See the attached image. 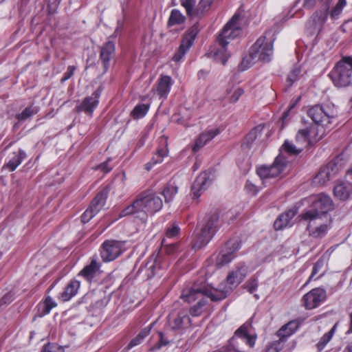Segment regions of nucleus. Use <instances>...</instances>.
<instances>
[{
    "mask_svg": "<svg viewBox=\"0 0 352 352\" xmlns=\"http://www.w3.org/2000/svg\"><path fill=\"white\" fill-rule=\"evenodd\" d=\"M163 206L161 197L151 190L141 192L136 199L122 210L118 218L133 215L136 218L144 219L148 214L153 215L160 211Z\"/></svg>",
    "mask_w": 352,
    "mask_h": 352,
    "instance_id": "f257e3e1",
    "label": "nucleus"
},
{
    "mask_svg": "<svg viewBox=\"0 0 352 352\" xmlns=\"http://www.w3.org/2000/svg\"><path fill=\"white\" fill-rule=\"evenodd\" d=\"M228 294V290H209L195 283L182 290L181 298L188 303L199 299L197 303L190 309V314L192 316H199L202 313L204 307L207 304V297H210L212 301H218L226 298Z\"/></svg>",
    "mask_w": 352,
    "mask_h": 352,
    "instance_id": "f03ea898",
    "label": "nucleus"
},
{
    "mask_svg": "<svg viewBox=\"0 0 352 352\" xmlns=\"http://www.w3.org/2000/svg\"><path fill=\"white\" fill-rule=\"evenodd\" d=\"M275 38V31L272 30L265 32L263 36L258 38L250 48L249 57L243 59L240 65L241 69L245 70L249 67L248 59L252 62H269L273 55V43Z\"/></svg>",
    "mask_w": 352,
    "mask_h": 352,
    "instance_id": "7ed1b4c3",
    "label": "nucleus"
},
{
    "mask_svg": "<svg viewBox=\"0 0 352 352\" xmlns=\"http://www.w3.org/2000/svg\"><path fill=\"white\" fill-rule=\"evenodd\" d=\"M240 15L234 14L232 19L226 24L218 37L219 44L221 49L214 54L217 61L225 65L230 54L226 51V46L230 41L239 36L241 33V27L239 23Z\"/></svg>",
    "mask_w": 352,
    "mask_h": 352,
    "instance_id": "20e7f679",
    "label": "nucleus"
},
{
    "mask_svg": "<svg viewBox=\"0 0 352 352\" xmlns=\"http://www.w3.org/2000/svg\"><path fill=\"white\" fill-rule=\"evenodd\" d=\"M334 205L331 198L327 195H317L312 201L309 208L304 210L301 219L312 222L327 217V214L333 209Z\"/></svg>",
    "mask_w": 352,
    "mask_h": 352,
    "instance_id": "39448f33",
    "label": "nucleus"
},
{
    "mask_svg": "<svg viewBox=\"0 0 352 352\" xmlns=\"http://www.w3.org/2000/svg\"><path fill=\"white\" fill-rule=\"evenodd\" d=\"M333 84L338 87L352 85V58L343 57L329 74Z\"/></svg>",
    "mask_w": 352,
    "mask_h": 352,
    "instance_id": "423d86ee",
    "label": "nucleus"
},
{
    "mask_svg": "<svg viewBox=\"0 0 352 352\" xmlns=\"http://www.w3.org/2000/svg\"><path fill=\"white\" fill-rule=\"evenodd\" d=\"M218 221L219 215L215 212L205 217L201 232L196 238L193 248L199 249L210 241L217 229Z\"/></svg>",
    "mask_w": 352,
    "mask_h": 352,
    "instance_id": "0eeeda50",
    "label": "nucleus"
},
{
    "mask_svg": "<svg viewBox=\"0 0 352 352\" xmlns=\"http://www.w3.org/2000/svg\"><path fill=\"white\" fill-rule=\"evenodd\" d=\"M287 161L279 154L270 166L263 165L257 168L256 173L262 180L279 176L287 166Z\"/></svg>",
    "mask_w": 352,
    "mask_h": 352,
    "instance_id": "6e6552de",
    "label": "nucleus"
},
{
    "mask_svg": "<svg viewBox=\"0 0 352 352\" xmlns=\"http://www.w3.org/2000/svg\"><path fill=\"white\" fill-rule=\"evenodd\" d=\"M308 116L318 125L327 126L333 118V111L327 106L315 105L309 109Z\"/></svg>",
    "mask_w": 352,
    "mask_h": 352,
    "instance_id": "1a4fd4ad",
    "label": "nucleus"
},
{
    "mask_svg": "<svg viewBox=\"0 0 352 352\" xmlns=\"http://www.w3.org/2000/svg\"><path fill=\"white\" fill-rule=\"evenodd\" d=\"M108 196V190L103 189L92 200L89 207L81 216V221L85 223L89 221L104 206Z\"/></svg>",
    "mask_w": 352,
    "mask_h": 352,
    "instance_id": "9d476101",
    "label": "nucleus"
},
{
    "mask_svg": "<svg viewBox=\"0 0 352 352\" xmlns=\"http://www.w3.org/2000/svg\"><path fill=\"white\" fill-rule=\"evenodd\" d=\"M123 243L116 240H107L102 245L101 258L104 262H109L118 258L123 252Z\"/></svg>",
    "mask_w": 352,
    "mask_h": 352,
    "instance_id": "9b49d317",
    "label": "nucleus"
},
{
    "mask_svg": "<svg viewBox=\"0 0 352 352\" xmlns=\"http://www.w3.org/2000/svg\"><path fill=\"white\" fill-rule=\"evenodd\" d=\"M338 161V157H336L322 168L314 178V183L316 185H324L327 182L333 178L339 171Z\"/></svg>",
    "mask_w": 352,
    "mask_h": 352,
    "instance_id": "f8f14e48",
    "label": "nucleus"
},
{
    "mask_svg": "<svg viewBox=\"0 0 352 352\" xmlns=\"http://www.w3.org/2000/svg\"><path fill=\"white\" fill-rule=\"evenodd\" d=\"M326 298L324 289L318 287L311 289L304 295L302 302L307 309H312L318 307Z\"/></svg>",
    "mask_w": 352,
    "mask_h": 352,
    "instance_id": "ddd939ff",
    "label": "nucleus"
},
{
    "mask_svg": "<svg viewBox=\"0 0 352 352\" xmlns=\"http://www.w3.org/2000/svg\"><path fill=\"white\" fill-rule=\"evenodd\" d=\"M100 91L99 89L96 90L90 96L84 98L80 104L76 107L78 112H85L89 116L91 117L94 111L99 103Z\"/></svg>",
    "mask_w": 352,
    "mask_h": 352,
    "instance_id": "4468645a",
    "label": "nucleus"
},
{
    "mask_svg": "<svg viewBox=\"0 0 352 352\" xmlns=\"http://www.w3.org/2000/svg\"><path fill=\"white\" fill-rule=\"evenodd\" d=\"M212 184V179L208 173H201L195 179L191 188L192 199H198Z\"/></svg>",
    "mask_w": 352,
    "mask_h": 352,
    "instance_id": "2eb2a0df",
    "label": "nucleus"
},
{
    "mask_svg": "<svg viewBox=\"0 0 352 352\" xmlns=\"http://www.w3.org/2000/svg\"><path fill=\"white\" fill-rule=\"evenodd\" d=\"M248 273V267L245 265L241 264L236 267V268L232 271L227 276V284L229 285V289H223V291H230L232 289V286L236 287L240 284L245 278Z\"/></svg>",
    "mask_w": 352,
    "mask_h": 352,
    "instance_id": "dca6fc26",
    "label": "nucleus"
},
{
    "mask_svg": "<svg viewBox=\"0 0 352 352\" xmlns=\"http://www.w3.org/2000/svg\"><path fill=\"white\" fill-rule=\"evenodd\" d=\"M116 52L115 44L111 41L105 42L100 48V60L102 63L104 72H106L109 66L110 61L114 58Z\"/></svg>",
    "mask_w": 352,
    "mask_h": 352,
    "instance_id": "f3484780",
    "label": "nucleus"
},
{
    "mask_svg": "<svg viewBox=\"0 0 352 352\" xmlns=\"http://www.w3.org/2000/svg\"><path fill=\"white\" fill-rule=\"evenodd\" d=\"M170 326L173 329H187L190 326L191 320L187 310L179 311L176 316L170 319Z\"/></svg>",
    "mask_w": 352,
    "mask_h": 352,
    "instance_id": "a211bd4d",
    "label": "nucleus"
},
{
    "mask_svg": "<svg viewBox=\"0 0 352 352\" xmlns=\"http://www.w3.org/2000/svg\"><path fill=\"white\" fill-rule=\"evenodd\" d=\"M334 196L340 201H346L352 195V183L341 182L336 184L333 188Z\"/></svg>",
    "mask_w": 352,
    "mask_h": 352,
    "instance_id": "6ab92c4d",
    "label": "nucleus"
},
{
    "mask_svg": "<svg viewBox=\"0 0 352 352\" xmlns=\"http://www.w3.org/2000/svg\"><path fill=\"white\" fill-rule=\"evenodd\" d=\"M172 85L173 80L170 76H162L158 80L156 89H153V91H155L160 98L165 99L170 92Z\"/></svg>",
    "mask_w": 352,
    "mask_h": 352,
    "instance_id": "aec40b11",
    "label": "nucleus"
},
{
    "mask_svg": "<svg viewBox=\"0 0 352 352\" xmlns=\"http://www.w3.org/2000/svg\"><path fill=\"white\" fill-rule=\"evenodd\" d=\"M296 214V210H289L281 214L274 221V227L275 230H282L284 228L289 227L292 225V219Z\"/></svg>",
    "mask_w": 352,
    "mask_h": 352,
    "instance_id": "412c9836",
    "label": "nucleus"
},
{
    "mask_svg": "<svg viewBox=\"0 0 352 352\" xmlns=\"http://www.w3.org/2000/svg\"><path fill=\"white\" fill-rule=\"evenodd\" d=\"M166 267V264L162 263V258L158 253H154L150 257L149 261L146 264V267L151 271V274H148V277H151L159 274L161 269Z\"/></svg>",
    "mask_w": 352,
    "mask_h": 352,
    "instance_id": "4be33fe9",
    "label": "nucleus"
},
{
    "mask_svg": "<svg viewBox=\"0 0 352 352\" xmlns=\"http://www.w3.org/2000/svg\"><path fill=\"white\" fill-rule=\"evenodd\" d=\"M220 133L219 129H210L204 133L200 134L199 138L195 141L193 146V151H197L202 148L208 142L213 139L215 136Z\"/></svg>",
    "mask_w": 352,
    "mask_h": 352,
    "instance_id": "5701e85b",
    "label": "nucleus"
},
{
    "mask_svg": "<svg viewBox=\"0 0 352 352\" xmlns=\"http://www.w3.org/2000/svg\"><path fill=\"white\" fill-rule=\"evenodd\" d=\"M80 287V282L77 280H72L65 287L64 291L60 294V298L63 301H67L74 296Z\"/></svg>",
    "mask_w": 352,
    "mask_h": 352,
    "instance_id": "b1692460",
    "label": "nucleus"
},
{
    "mask_svg": "<svg viewBox=\"0 0 352 352\" xmlns=\"http://www.w3.org/2000/svg\"><path fill=\"white\" fill-rule=\"evenodd\" d=\"M298 323L296 320H292L283 325L276 333L280 340L286 341L287 338L292 335L298 329Z\"/></svg>",
    "mask_w": 352,
    "mask_h": 352,
    "instance_id": "393cba45",
    "label": "nucleus"
},
{
    "mask_svg": "<svg viewBox=\"0 0 352 352\" xmlns=\"http://www.w3.org/2000/svg\"><path fill=\"white\" fill-rule=\"evenodd\" d=\"M26 157L25 152L22 149H19L18 152H13L12 157L6 165V168L10 171H14Z\"/></svg>",
    "mask_w": 352,
    "mask_h": 352,
    "instance_id": "a878e982",
    "label": "nucleus"
},
{
    "mask_svg": "<svg viewBox=\"0 0 352 352\" xmlns=\"http://www.w3.org/2000/svg\"><path fill=\"white\" fill-rule=\"evenodd\" d=\"M328 16L327 10L316 11L311 16L309 23H312L315 30H320L322 25L325 23Z\"/></svg>",
    "mask_w": 352,
    "mask_h": 352,
    "instance_id": "bb28decb",
    "label": "nucleus"
},
{
    "mask_svg": "<svg viewBox=\"0 0 352 352\" xmlns=\"http://www.w3.org/2000/svg\"><path fill=\"white\" fill-rule=\"evenodd\" d=\"M313 130L312 128L300 129L295 138V142L302 151L310 142L309 135Z\"/></svg>",
    "mask_w": 352,
    "mask_h": 352,
    "instance_id": "cd10ccee",
    "label": "nucleus"
},
{
    "mask_svg": "<svg viewBox=\"0 0 352 352\" xmlns=\"http://www.w3.org/2000/svg\"><path fill=\"white\" fill-rule=\"evenodd\" d=\"M56 306V303L53 299L48 296L43 302H41L37 305V314L36 316L43 317L48 314L52 308Z\"/></svg>",
    "mask_w": 352,
    "mask_h": 352,
    "instance_id": "c85d7f7f",
    "label": "nucleus"
},
{
    "mask_svg": "<svg viewBox=\"0 0 352 352\" xmlns=\"http://www.w3.org/2000/svg\"><path fill=\"white\" fill-rule=\"evenodd\" d=\"M100 265L98 264L95 259H93L90 264L85 266L80 272V275L82 276L87 280L94 278L98 271L99 270Z\"/></svg>",
    "mask_w": 352,
    "mask_h": 352,
    "instance_id": "c756f323",
    "label": "nucleus"
},
{
    "mask_svg": "<svg viewBox=\"0 0 352 352\" xmlns=\"http://www.w3.org/2000/svg\"><path fill=\"white\" fill-rule=\"evenodd\" d=\"M197 0H180V3L185 10L187 15L190 18H198V5Z\"/></svg>",
    "mask_w": 352,
    "mask_h": 352,
    "instance_id": "7c9ffc66",
    "label": "nucleus"
},
{
    "mask_svg": "<svg viewBox=\"0 0 352 352\" xmlns=\"http://www.w3.org/2000/svg\"><path fill=\"white\" fill-rule=\"evenodd\" d=\"M39 111V107L32 104L23 109L21 113H18L16 116V118L19 121H25L33 116L38 113Z\"/></svg>",
    "mask_w": 352,
    "mask_h": 352,
    "instance_id": "2f4dec72",
    "label": "nucleus"
},
{
    "mask_svg": "<svg viewBox=\"0 0 352 352\" xmlns=\"http://www.w3.org/2000/svg\"><path fill=\"white\" fill-rule=\"evenodd\" d=\"M192 45L188 41H182L177 52L173 55L172 60L176 63L179 62L184 56L186 53L189 50Z\"/></svg>",
    "mask_w": 352,
    "mask_h": 352,
    "instance_id": "473e14b6",
    "label": "nucleus"
},
{
    "mask_svg": "<svg viewBox=\"0 0 352 352\" xmlns=\"http://www.w3.org/2000/svg\"><path fill=\"white\" fill-rule=\"evenodd\" d=\"M177 192L178 187L176 185L171 183L167 184L162 192V194L165 199V202H170Z\"/></svg>",
    "mask_w": 352,
    "mask_h": 352,
    "instance_id": "72a5a7b5",
    "label": "nucleus"
},
{
    "mask_svg": "<svg viewBox=\"0 0 352 352\" xmlns=\"http://www.w3.org/2000/svg\"><path fill=\"white\" fill-rule=\"evenodd\" d=\"M186 17L177 9H173L170 14L168 25L173 26L175 25H180L184 23Z\"/></svg>",
    "mask_w": 352,
    "mask_h": 352,
    "instance_id": "f704fd0d",
    "label": "nucleus"
},
{
    "mask_svg": "<svg viewBox=\"0 0 352 352\" xmlns=\"http://www.w3.org/2000/svg\"><path fill=\"white\" fill-rule=\"evenodd\" d=\"M309 224L307 226V229L309 231V234L315 238H322L323 237L327 232L328 230V225L326 223H322L319 226L312 229L310 221H309Z\"/></svg>",
    "mask_w": 352,
    "mask_h": 352,
    "instance_id": "c9c22d12",
    "label": "nucleus"
},
{
    "mask_svg": "<svg viewBox=\"0 0 352 352\" xmlns=\"http://www.w3.org/2000/svg\"><path fill=\"white\" fill-rule=\"evenodd\" d=\"M151 326L152 324L142 329L135 338L132 339L131 342L129 343L127 349H130L133 346L140 344L145 338V337H146L149 334L151 329Z\"/></svg>",
    "mask_w": 352,
    "mask_h": 352,
    "instance_id": "e433bc0d",
    "label": "nucleus"
},
{
    "mask_svg": "<svg viewBox=\"0 0 352 352\" xmlns=\"http://www.w3.org/2000/svg\"><path fill=\"white\" fill-rule=\"evenodd\" d=\"M235 256L232 252H229L226 250H223L217 257L216 265L218 267L223 266L229 263Z\"/></svg>",
    "mask_w": 352,
    "mask_h": 352,
    "instance_id": "4c0bfd02",
    "label": "nucleus"
},
{
    "mask_svg": "<svg viewBox=\"0 0 352 352\" xmlns=\"http://www.w3.org/2000/svg\"><path fill=\"white\" fill-rule=\"evenodd\" d=\"M149 109V105L146 104H140L135 107L131 111V115L134 119H139L143 118Z\"/></svg>",
    "mask_w": 352,
    "mask_h": 352,
    "instance_id": "58836bf2",
    "label": "nucleus"
},
{
    "mask_svg": "<svg viewBox=\"0 0 352 352\" xmlns=\"http://www.w3.org/2000/svg\"><path fill=\"white\" fill-rule=\"evenodd\" d=\"M301 76V68L300 66L295 65L288 74L287 83L288 86H292Z\"/></svg>",
    "mask_w": 352,
    "mask_h": 352,
    "instance_id": "ea45409f",
    "label": "nucleus"
},
{
    "mask_svg": "<svg viewBox=\"0 0 352 352\" xmlns=\"http://www.w3.org/2000/svg\"><path fill=\"white\" fill-rule=\"evenodd\" d=\"M336 326L337 324H336L329 332L324 334L323 336L321 338L320 340L317 344L318 351H322L327 345V344L330 341L336 331Z\"/></svg>",
    "mask_w": 352,
    "mask_h": 352,
    "instance_id": "a19ab883",
    "label": "nucleus"
},
{
    "mask_svg": "<svg viewBox=\"0 0 352 352\" xmlns=\"http://www.w3.org/2000/svg\"><path fill=\"white\" fill-rule=\"evenodd\" d=\"M282 148L289 155H298L302 150L295 142L292 143L289 140H285L282 146Z\"/></svg>",
    "mask_w": 352,
    "mask_h": 352,
    "instance_id": "79ce46f5",
    "label": "nucleus"
},
{
    "mask_svg": "<svg viewBox=\"0 0 352 352\" xmlns=\"http://www.w3.org/2000/svg\"><path fill=\"white\" fill-rule=\"evenodd\" d=\"M215 0H200L198 3V18H201L210 10Z\"/></svg>",
    "mask_w": 352,
    "mask_h": 352,
    "instance_id": "37998d69",
    "label": "nucleus"
},
{
    "mask_svg": "<svg viewBox=\"0 0 352 352\" xmlns=\"http://www.w3.org/2000/svg\"><path fill=\"white\" fill-rule=\"evenodd\" d=\"M199 24L195 23L190 28L187 35L184 37L182 41H188L190 42V45H192L197 34L199 33Z\"/></svg>",
    "mask_w": 352,
    "mask_h": 352,
    "instance_id": "c03bdc74",
    "label": "nucleus"
},
{
    "mask_svg": "<svg viewBox=\"0 0 352 352\" xmlns=\"http://www.w3.org/2000/svg\"><path fill=\"white\" fill-rule=\"evenodd\" d=\"M346 5V0H338V2L331 12V17L333 19H337L342 12L343 8Z\"/></svg>",
    "mask_w": 352,
    "mask_h": 352,
    "instance_id": "a18cd8bd",
    "label": "nucleus"
},
{
    "mask_svg": "<svg viewBox=\"0 0 352 352\" xmlns=\"http://www.w3.org/2000/svg\"><path fill=\"white\" fill-rule=\"evenodd\" d=\"M283 340H278L270 343L265 350V352H278L283 347Z\"/></svg>",
    "mask_w": 352,
    "mask_h": 352,
    "instance_id": "49530a36",
    "label": "nucleus"
},
{
    "mask_svg": "<svg viewBox=\"0 0 352 352\" xmlns=\"http://www.w3.org/2000/svg\"><path fill=\"white\" fill-rule=\"evenodd\" d=\"M261 130L262 129L259 126L255 127L246 135L245 142L248 144H252L257 138L258 135L261 134Z\"/></svg>",
    "mask_w": 352,
    "mask_h": 352,
    "instance_id": "de8ad7c7",
    "label": "nucleus"
},
{
    "mask_svg": "<svg viewBox=\"0 0 352 352\" xmlns=\"http://www.w3.org/2000/svg\"><path fill=\"white\" fill-rule=\"evenodd\" d=\"M241 247V243L239 239H233L229 240L226 243V251L232 252L234 254L235 252L237 251Z\"/></svg>",
    "mask_w": 352,
    "mask_h": 352,
    "instance_id": "09e8293b",
    "label": "nucleus"
},
{
    "mask_svg": "<svg viewBox=\"0 0 352 352\" xmlns=\"http://www.w3.org/2000/svg\"><path fill=\"white\" fill-rule=\"evenodd\" d=\"M248 335H249L248 332V326L243 324L236 331L235 336L232 338L230 343H234L236 342V338H241L243 340V338H245Z\"/></svg>",
    "mask_w": 352,
    "mask_h": 352,
    "instance_id": "8fccbe9b",
    "label": "nucleus"
},
{
    "mask_svg": "<svg viewBox=\"0 0 352 352\" xmlns=\"http://www.w3.org/2000/svg\"><path fill=\"white\" fill-rule=\"evenodd\" d=\"M111 161V159L109 157L105 162H104L101 163L100 164L95 166L94 168V170H100V171L103 172L104 173H108L113 168V166L109 165V162Z\"/></svg>",
    "mask_w": 352,
    "mask_h": 352,
    "instance_id": "3c124183",
    "label": "nucleus"
},
{
    "mask_svg": "<svg viewBox=\"0 0 352 352\" xmlns=\"http://www.w3.org/2000/svg\"><path fill=\"white\" fill-rule=\"evenodd\" d=\"M168 151L166 148H161L157 151L155 155L153 157V164H155L162 162L163 158L167 155Z\"/></svg>",
    "mask_w": 352,
    "mask_h": 352,
    "instance_id": "603ef678",
    "label": "nucleus"
},
{
    "mask_svg": "<svg viewBox=\"0 0 352 352\" xmlns=\"http://www.w3.org/2000/svg\"><path fill=\"white\" fill-rule=\"evenodd\" d=\"M42 352H64V349L56 344L49 343L44 346Z\"/></svg>",
    "mask_w": 352,
    "mask_h": 352,
    "instance_id": "864d4df0",
    "label": "nucleus"
},
{
    "mask_svg": "<svg viewBox=\"0 0 352 352\" xmlns=\"http://www.w3.org/2000/svg\"><path fill=\"white\" fill-rule=\"evenodd\" d=\"M245 289L250 294H254V292L256 290L258 287V280L257 279L252 278H250L245 285Z\"/></svg>",
    "mask_w": 352,
    "mask_h": 352,
    "instance_id": "5fc2aeb1",
    "label": "nucleus"
},
{
    "mask_svg": "<svg viewBox=\"0 0 352 352\" xmlns=\"http://www.w3.org/2000/svg\"><path fill=\"white\" fill-rule=\"evenodd\" d=\"M162 244L164 247L166 252L168 254L175 253L178 249L177 243L166 244L165 239L162 241Z\"/></svg>",
    "mask_w": 352,
    "mask_h": 352,
    "instance_id": "6e6d98bb",
    "label": "nucleus"
},
{
    "mask_svg": "<svg viewBox=\"0 0 352 352\" xmlns=\"http://www.w3.org/2000/svg\"><path fill=\"white\" fill-rule=\"evenodd\" d=\"M179 228L178 226L173 224L172 227L168 228L166 230L167 238H174L177 236L179 233Z\"/></svg>",
    "mask_w": 352,
    "mask_h": 352,
    "instance_id": "4d7b16f0",
    "label": "nucleus"
},
{
    "mask_svg": "<svg viewBox=\"0 0 352 352\" xmlns=\"http://www.w3.org/2000/svg\"><path fill=\"white\" fill-rule=\"evenodd\" d=\"M245 189L248 193L252 195H255L258 192V187L249 180L246 182Z\"/></svg>",
    "mask_w": 352,
    "mask_h": 352,
    "instance_id": "13d9d810",
    "label": "nucleus"
},
{
    "mask_svg": "<svg viewBox=\"0 0 352 352\" xmlns=\"http://www.w3.org/2000/svg\"><path fill=\"white\" fill-rule=\"evenodd\" d=\"M322 261H317L312 269L311 274L309 278V281L311 280H316L318 277L315 278V275L318 273V272L322 268Z\"/></svg>",
    "mask_w": 352,
    "mask_h": 352,
    "instance_id": "bf43d9fd",
    "label": "nucleus"
},
{
    "mask_svg": "<svg viewBox=\"0 0 352 352\" xmlns=\"http://www.w3.org/2000/svg\"><path fill=\"white\" fill-rule=\"evenodd\" d=\"M243 90L240 88V87H238L236 88L232 95L231 96L230 98V101L231 102H236V101H238L239 98L243 94Z\"/></svg>",
    "mask_w": 352,
    "mask_h": 352,
    "instance_id": "052dcab7",
    "label": "nucleus"
},
{
    "mask_svg": "<svg viewBox=\"0 0 352 352\" xmlns=\"http://www.w3.org/2000/svg\"><path fill=\"white\" fill-rule=\"evenodd\" d=\"M75 69H76L75 66H73V65L69 66L67 69V71L65 72L61 81L64 82V81L69 79L73 76Z\"/></svg>",
    "mask_w": 352,
    "mask_h": 352,
    "instance_id": "680f3d73",
    "label": "nucleus"
},
{
    "mask_svg": "<svg viewBox=\"0 0 352 352\" xmlns=\"http://www.w3.org/2000/svg\"><path fill=\"white\" fill-rule=\"evenodd\" d=\"M243 341L245 342L250 347H252L255 344V338L250 335H248L243 338Z\"/></svg>",
    "mask_w": 352,
    "mask_h": 352,
    "instance_id": "e2e57ef3",
    "label": "nucleus"
},
{
    "mask_svg": "<svg viewBox=\"0 0 352 352\" xmlns=\"http://www.w3.org/2000/svg\"><path fill=\"white\" fill-rule=\"evenodd\" d=\"M316 0H304L303 6L307 8H311L314 6Z\"/></svg>",
    "mask_w": 352,
    "mask_h": 352,
    "instance_id": "0e129e2a",
    "label": "nucleus"
},
{
    "mask_svg": "<svg viewBox=\"0 0 352 352\" xmlns=\"http://www.w3.org/2000/svg\"><path fill=\"white\" fill-rule=\"evenodd\" d=\"M10 297L8 295H5L1 300H0V304H6L7 303L8 300H10Z\"/></svg>",
    "mask_w": 352,
    "mask_h": 352,
    "instance_id": "69168bd1",
    "label": "nucleus"
},
{
    "mask_svg": "<svg viewBox=\"0 0 352 352\" xmlns=\"http://www.w3.org/2000/svg\"><path fill=\"white\" fill-rule=\"evenodd\" d=\"M160 345L158 346V348H160L161 346H164V345H166L168 344V342L165 341L163 338V335L162 333H160Z\"/></svg>",
    "mask_w": 352,
    "mask_h": 352,
    "instance_id": "338daca9",
    "label": "nucleus"
},
{
    "mask_svg": "<svg viewBox=\"0 0 352 352\" xmlns=\"http://www.w3.org/2000/svg\"><path fill=\"white\" fill-rule=\"evenodd\" d=\"M348 333H352V312L350 314V328L348 330Z\"/></svg>",
    "mask_w": 352,
    "mask_h": 352,
    "instance_id": "774afa93",
    "label": "nucleus"
}]
</instances>
